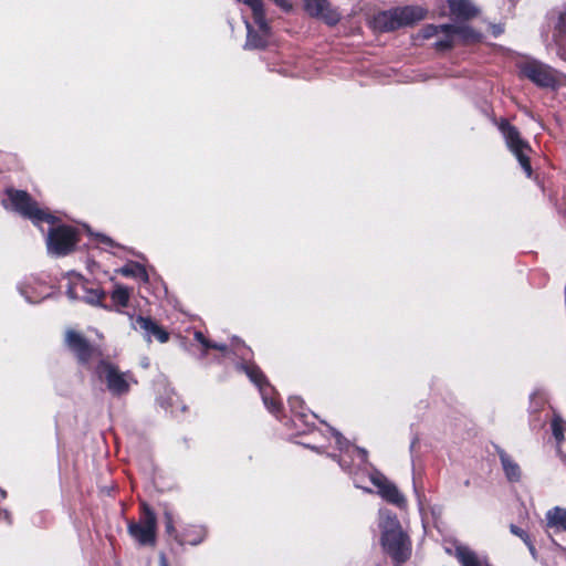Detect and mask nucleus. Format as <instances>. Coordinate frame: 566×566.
Masks as SVG:
<instances>
[{"label":"nucleus","instance_id":"f257e3e1","mask_svg":"<svg viewBox=\"0 0 566 566\" xmlns=\"http://www.w3.org/2000/svg\"><path fill=\"white\" fill-rule=\"evenodd\" d=\"M379 527L381 530V546L391 557L396 566H401L411 556V541L402 531L396 514L388 510L379 513Z\"/></svg>","mask_w":566,"mask_h":566},{"label":"nucleus","instance_id":"f03ea898","mask_svg":"<svg viewBox=\"0 0 566 566\" xmlns=\"http://www.w3.org/2000/svg\"><path fill=\"white\" fill-rule=\"evenodd\" d=\"M427 11L418 6H407L382 11L373 19L375 30L389 32L422 20Z\"/></svg>","mask_w":566,"mask_h":566},{"label":"nucleus","instance_id":"7ed1b4c3","mask_svg":"<svg viewBox=\"0 0 566 566\" xmlns=\"http://www.w3.org/2000/svg\"><path fill=\"white\" fill-rule=\"evenodd\" d=\"M127 532L140 546H155L157 538V516L154 510L146 503H140L138 521L127 522Z\"/></svg>","mask_w":566,"mask_h":566},{"label":"nucleus","instance_id":"20e7f679","mask_svg":"<svg viewBox=\"0 0 566 566\" xmlns=\"http://www.w3.org/2000/svg\"><path fill=\"white\" fill-rule=\"evenodd\" d=\"M238 2L247 4L252 10L254 23L258 25L259 31H255L249 21H245L247 27V42L248 49H264L268 44V39L271 33V28L265 18V10L262 0H237Z\"/></svg>","mask_w":566,"mask_h":566},{"label":"nucleus","instance_id":"39448f33","mask_svg":"<svg viewBox=\"0 0 566 566\" xmlns=\"http://www.w3.org/2000/svg\"><path fill=\"white\" fill-rule=\"evenodd\" d=\"M520 74L542 88H556L560 85L562 73L551 65L528 59L517 64Z\"/></svg>","mask_w":566,"mask_h":566},{"label":"nucleus","instance_id":"423d86ee","mask_svg":"<svg viewBox=\"0 0 566 566\" xmlns=\"http://www.w3.org/2000/svg\"><path fill=\"white\" fill-rule=\"evenodd\" d=\"M7 196L12 209L24 218L32 220L33 223L55 222V218L48 211L40 209L36 201L27 191L8 189Z\"/></svg>","mask_w":566,"mask_h":566},{"label":"nucleus","instance_id":"0eeeda50","mask_svg":"<svg viewBox=\"0 0 566 566\" xmlns=\"http://www.w3.org/2000/svg\"><path fill=\"white\" fill-rule=\"evenodd\" d=\"M95 375L106 384L107 389L114 396L126 395L130 389V382H135L129 371L123 373L108 360L102 359L95 367Z\"/></svg>","mask_w":566,"mask_h":566},{"label":"nucleus","instance_id":"6e6552de","mask_svg":"<svg viewBox=\"0 0 566 566\" xmlns=\"http://www.w3.org/2000/svg\"><path fill=\"white\" fill-rule=\"evenodd\" d=\"M499 129L505 139L506 146L514 154L526 176L531 177L533 170L528 154L532 149L528 143L521 137L518 129L506 119L500 122Z\"/></svg>","mask_w":566,"mask_h":566},{"label":"nucleus","instance_id":"1a4fd4ad","mask_svg":"<svg viewBox=\"0 0 566 566\" xmlns=\"http://www.w3.org/2000/svg\"><path fill=\"white\" fill-rule=\"evenodd\" d=\"M77 242V232L69 226L52 228L48 235V250L55 255H65L73 251Z\"/></svg>","mask_w":566,"mask_h":566},{"label":"nucleus","instance_id":"9d476101","mask_svg":"<svg viewBox=\"0 0 566 566\" xmlns=\"http://www.w3.org/2000/svg\"><path fill=\"white\" fill-rule=\"evenodd\" d=\"M65 344L81 364H87L93 357L101 355L98 348L93 346L82 334L73 329L66 331Z\"/></svg>","mask_w":566,"mask_h":566},{"label":"nucleus","instance_id":"9b49d317","mask_svg":"<svg viewBox=\"0 0 566 566\" xmlns=\"http://www.w3.org/2000/svg\"><path fill=\"white\" fill-rule=\"evenodd\" d=\"M132 319V327L139 332L147 343H151L153 339L164 344L169 340V333L159 325L156 321L148 316H129Z\"/></svg>","mask_w":566,"mask_h":566},{"label":"nucleus","instance_id":"f8f14e48","mask_svg":"<svg viewBox=\"0 0 566 566\" xmlns=\"http://www.w3.org/2000/svg\"><path fill=\"white\" fill-rule=\"evenodd\" d=\"M304 9L311 17L321 18L329 25L340 20V13L331 7L328 0H304Z\"/></svg>","mask_w":566,"mask_h":566},{"label":"nucleus","instance_id":"ddd939ff","mask_svg":"<svg viewBox=\"0 0 566 566\" xmlns=\"http://www.w3.org/2000/svg\"><path fill=\"white\" fill-rule=\"evenodd\" d=\"M371 482L378 489V493L384 500L398 507H403L406 505L405 496L401 494L398 488L388 481L385 476H373Z\"/></svg>","mask_w":566,"mask_h":566},{"label":"nucleus","instance_id":"4468645a","mask_svg":"<svg viewBox=\"0 0 566 566\" xmlns=\"http://www.w3.org/2000/svg\"><path fill=\"white\" fill-rule=\"evenodd\" d=\"M454 556L461 566H491L485 557L479 556L474 551L462 544L455 545Z\"/></svg>","mask_w":566,"mask_h":566},{"label":"nucleus","instance_id":"2eb2a0df","mask_svg":"<svg viewBox=\"0 0 566 566\" xmlns=\"http://www.w3.org/2000/svg\"><path fill=\"white\" fill-rule=\"evenodd\" d=\"M553 41L556 45V54L566 62V12L559 14L554 29Z\"/></svg>","mask_w":566,"mask_h":566},{"label":"nucleus","instance_id":"dca6fc26","mask_svg":"<svg viewBox=\"0 0 566 566\" xmlns=\"http://www.w3.org/2000/svg\"><path fill=\"white\" fill-rule=\"evenodd\" d=\"M553 436L556 440L557 451L566 461V421L558 415H555L551 422Z\"/></svg>","mask_w":566,"mask_h":566},{"label":"nucleus","instance_id":"f3484780","mask_svg":"<svg viewBox=\"0 0 566 566\" xmlns=\"http://www.w3.org/2000/svg\"><path fill=\"white\" fill-rule=\"evenodd\" d=\"M546 527L555 532H566V507L554 506L545 514Z\"/></svg>","mask_w":566,"mask_h":566},{"label":"nucleus","instance_id":"a211bd4d","mask_svg":"<svg viewBox=\"0 0 566 566\" xmlns=\"http://www.w3.org/2000/svg\"><path fill=\"white\" fill-rule=\"evenodd\" d=\"M497 453L506 479L512 483L520 482L522 479L520 465L504 450H500Z\"/></svg>","mask_w":566,"mask_h":566},{"label":"nucleus","instance_id":"6ab92c4d","mask_svg":"<svg viewBox=\"0 0 566 566\" xmlns=\"http://www.w3.org/2000/svg\"><path fill=\"white\" fill-rule=\"evenodd\" d=\"M449 8L453 15L463 19L474 18L479 13L470 0H449Z\"/></svg>","mask_w":566,"mask_h":566},{"label":"nucleus","instance_id":"aec40b11","mask_svg":"<svg viewBox=\"0 0 566 566\" xmlns=\"http://www.w3.org/2000/svg\"><path fill=\"white\" fill-rule=\"evenodd\" d=\"M238 369L244 371L249 379L259 388L260 391L261 388H266L271 386L263 371L255 364H241L238 366Z\"/></svg>","mask_w":566,"mask_h":566},{"label":"nucleus","instance_id":"412c9836","mask_svg":"<svg viewBox=\"0 0 566 566\" xmlns=\"http://www.w3.org/2000/svg\"><path fill=\"white\" fill-rule=\"evenodd\" d=\"M130 293V289L120 284L115 285L111 300L116 312L124 313V308L128 306Z\"/></svg>","mask_w":566,"mask_h":566},{"label":"nucleus","instance_id":"4be33fe9","mask_svg":"<svg viewBox=\"0 0 566 566\" xmlns=\"http://www.w3.org/2000/svg\"><path fill=\"white\" fill-rule=\"evenodd\" d=\"M444 30L452 32L455 40L459 39L463 43L478 41L480 35L468 25H453L443 27Z\"/></svg>","mask_w":566,"mask_h":566},{"label":"nucleus","instance_id":"5701e85b","mask_svg":"<svg viewBox=\"0 0 566 566\" xmlns=\"http://www.w3.org/2000/svg\"><path fill=\"white\" fill-rule=\"evenodd\" d=\"M261 396L265 407L272 412L277 413L281 410L280 401L274 397V389L270 386L261 388Z\"/></svg>","mask_w":566,"mask_h":566},{"label":"nucleus","instance_id":"b1692460","mask_svg":"<svg viewBox=\"0 0 566 566\" xmlns=\"http://www.w3.org/2000/svg\"><path fill=\"white\" fill-rule=\"evenodd\" d=\"M164 517H165V527H166L167 534L172 536L178 543H180L181 545L187 544V543L195 545L199 542V541H187L178 535V533L174 526V517L170 512L166 511L164 513Z\"/></svg>","mask_w":566,"mask_h":566},{"label":"nucleus","instance_id":"393cba45","mask_svg":"<svg viewBox=\"0 0 566 566\" xmlns=\"http://www.w3.org/2000/svg\"><path fill=\"white\" fill-rule=\"evenodd\" d=\"M82 295L83 296H81V300H83L84 302L92 304V305L99 304L105 297V293L102 290L88 289L86 282H85V291H82Z\"/></svg>","mask_w":566,"mask_h":566},{"label":"nucleus","instance_id":"a878e982","mask_svg":"<svg viewBox=\"0 0 566 566\" xmlns=\"http://www.w3.org/2000/svg\"><path fill=\"white\" fill-rule=\"evenodd\" d=\"M119 272L125 276H134V277H140L144 281L148 280V274L143 265L139 263H132L128 265H125L119 270Z\"/></svg>","mask_w":566,"mask_h":566},{"label":"nucleus","instance_id":"bb28decb","mask_svg":"<svg viewBox=\"0 0 566 566\" xmlns=\"http://www.w3.org/2000/svg\"><path fill=\"white\" fill-rule=\"evenodd\" d=\"M82 291H85V282L77 279L69 285L66 294L71 300H81Z\"/></svg>","mask_w":566,"mask_h":566},{"label":"nucleus","instance_id":"cd10ccee","mask_svg":"<svg viewBox=\"0 0 566 566\" xmlns=\"http://www.w3.org/2000/svg\"><path fill=\"white\" fill-rule=\"evenodd\" d=\"M441 33L444 36H443V39H441L434 43L436 49L441 50V51L452 49L453 45L455 44V38H454L453 33L449 32L447 30H443Z\"/></svg>","mask_w":566,"mask_h":566},{"label":"nucleus","instance_id":"c85d7f7f","mask_svg":"<svg viewBox=\"0 0 566 566\" xmlns=\"http://www.w3.org/2000/svg\"><path fill=\"white\" fill-rule=\"evenodd\" d=\"M443 27H449V24H441V25L427 24L421 29L420 35L422 39H431V38L438 35L439 33H441L444 30Z\"/></svg>","mask_w":566,"mask_h":566},{"label":"nucleus","instance_id":"c756f323","mask_svg":"<svg viewBox=\"0 0 566 566\" xmlns=\"http://www.w3.org/2000/svg\"><path fill=\"white\" fill-rule=\"evenodd\" d=\"M510 531L513 535L520 537L524 543L528 542V539H531L530 534L526 531H524L523 528L516 526L515 524L510 525Z\"/></svg>","mask_w":566,"mask_h":566},{"label":"nucleus","instance_id":"7c9ffc66","mask_svg":"<svg viewBox=\"0 0 566 566\" xmlns=\"http://www.w3.org/2000/svg\"><path fill=\"white\" fill-rule=\"evenodd\" d=\"M283 11L289 12L292 10V4L289 0H272Z\"/></svg>","mask_w":566,"mask_h":566},{"label":"nucleus","instance_id":"2f4dec72","mask_svg":"<svg viewBox=\"0 0 566 566\" xmlns=\"http://www.w3.org/2000/svg\"><path fill=\"white\" fill-rule=\"evenodd\" d=\"M195 338L205 347H209V340L205 337V335L201 332L195 333Z\"/></svg>","mask_w":566,"mask_h":566},{"label":"nucleus","instance_id":"473e14b6","mask_svg":"<svg viewBox=\"0 0 566 566\" xmlns=\"http://www.w3.org/2000/svg\"><path fill=\"white\" fill-rule=\"evenodd\" d=\"M525 545L527 546V548H528V551H530L531 555H532L534 558H536L537 553H536V548H535V546H534V544H533V542H532V538H531V539H528V542H525Z\"/></svg>","mask_w":566,"mask_h":566},{"label":"nucleus","instance_id":"72a5a7b5","mask_svg":"<svg viewBox=\"0 0 566 566\" xmlns=\"http://www.w3.org/2000/svg\"><path fill=\"white\" fill-rule=\"evenodd\" d=\"M208 348H213V349H218V350L224 352L227 349V345L209 342V347Z\"/></svg>","mask_w":566,"mask_h":566},{"label":"nucleus","instance_id":"f704fd0d","mask_svg":"<svg viewBox=\"0 0 566 566\" xmlns=\"http://www.w3.org/2000/svg\"><path fill=\"white\" fill-rule=\"evenodd\" d=\"M159 564H160V566H168V562H167L165 554H160Z\"/></svg>","mask_w":566,"mask_h":566},{"label":"nucleus","instance_id":"c9c22d12","mask_svg":"<svg viewBox=\"0 0 566 566\" xmlns=\"http://www.w3.org/2000/svg\"><path fill=\"white\" fill-rule=\"evenodd\" d=\"M560 84L566 85V75L562 74Z\"/></svg>","mask_w":566,"mask_h":566},{"label":"nucleus","instance_id":"e433bc0d","mask_svg":"<svg viewBox=\"0 0 566 566\" xmlns=\"http://www.w3.org/2000/svg\"><path fill=\"white\" fill-rule=\"evenodd\" d=\"M360 452L364 454V457H366V454H367L366 450L361 449Z\"/></svg>","mask_w":566,"mask_h":566}]
</instances>
